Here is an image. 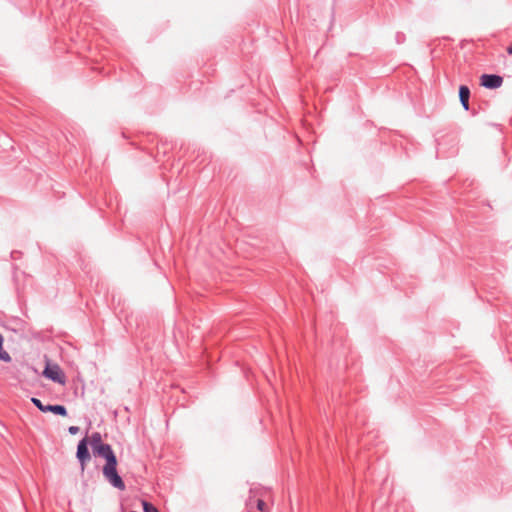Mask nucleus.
<instances>
[{
    "instance_id": "9d476101",
    "label": "nucleus",
    "mask_w": 512,
    "mask_h": 512,
    "mask_svg": "<svg viewBox=\"0 0 512 512\" xmlns=\"http://www.w3.org/2000/svg\"><path fill=\"white\" fill-rule=\"evenodd\" d=\"M31 402L33 403V405L35 407H37L41 412L43 411V408L45 406V404L42 403V401L36 397H32L31 398Z\"/></svg>"
},
{
    "instance_id": "f03ea898",
    "label": "nucleus",
    "mask_w": 512,
    "mask_h": 512,
    "mask_svg": "<svg viewBox=\"0 0 512 512\" xmlns=\"http://www.w3.org/2000/svg\"><path fill=\"white\" fill-rule=\"evenodd\" d=\"M89 440L87 437H84L78 442L77 445V451H76V458L80 464L81 472H84L87 463L91 459V455L89 452Z\"/></svg>"
},
{
    "instance_id": "4468645a",
    "label": "nucleus",
    "mask_w": 512,
    "mask_h": 512,
    "mask_svg": "<svg viewBox=\"0 0 512 512\" xmlns=\"http://www.w3.org/2000/svg\"><path fill=\"white\" fill-rule=\"evenodd\" d=\"M506 51L509 55H512V43L507 47Z\"/></svg>"
},
{
    "instance_id": "f8f14e48",
    "label": "nucleus",
    "mask_w": 512,
    "mask_h": 512,
    "mask_svg": "<svg viewBox=\"0 0 512 512\" xmlns=\"http://www.w3.org/2000/svg\"><path fill=\"white\" fill-rule=\"evenodd\" d=\"M265 507H266V503L263 500L259 499L257 501V508H258V510L263 512L265 510Z\"/></svg>"
},
{
    "instance_id": "6e6552de",
    "label": "nucleus",
    "mask_w": 512,
    "mask_h": 512,
    "mask_svg": "<svg viewBox=\"0 0 512 512\" xmlns=\"http://www.w3.org/2000/svg\"><path fill=\"white\" fill-rule=\"evenodd\" d=\"M3 343H4V337L0 333V361L9 363V362H11L12 358H11L10 354L3 349Z\"/></svg>"
},
{
    "instance_id": "ddd939ff",
    "label": "nucleus",
    "mask_w": 512,
    "mask_h": 512,
    "mask_svg": "<svg viewBox=\"0 0 512 512\" xmlns=\"http://www.w3.org/2000/svg\"><path fill=\"white\" fill-rule=\"evenodd\" d=\"M404 38H405V36H404L403 33H397L396 40H397L398 43H402Z\"/></svg>"
},
{
    "instance_id": "f257e3e1",
    "label": "nucleus",
    "mask_w": 512,
    "mask_h": 512,
    "mask_svg": "<svg viewBox=\"0 0 512 512\" xmlns=\"http://www.w3.org/2000/svg\"><path fill=\"white\" fill-rule=\"evenodd\" d=\"M94 456L105 459L102 474L108 483L118 490H125L126 485L117 470L118 460L110 444L104 443L93 451Z\"/></svg>"
},
{
    "instance_id": "7ed1b4c3",
    "label": "nucleus",
    "mask_w": 512,
    "mask_h": 512,
    "mask_svg": "<svg viewBox=\"0 0 512 512\" xmlns=\"http://www.w3.org/2000/svg\"><path fill=\"white\" fill-rule=\"evenodd\" d=\"M43 375L47 379L58 384L63 385L66 382V376L58 364L51 365L47 363L44 368Z\"/></svg>"
},
{
    "instance_id": "2eb2a0df",
    "label": "nucleus",
    "mask_w": 512,
    "mask_h": 512,
    "mask_svg": "<svg viewBox=\"0 0 512 512\" xmlns=\"http://www.w3.org/2000/svg\"><path fill=\"white\" fill-rule=\"evenodd\" d=\"M130 512H137V511H130Z\"/></svg>"
},
{
    "instance_id": "0eeeda50",
    "label": "nucleus",
    "mask_w": 512,
    "mask_h": 512,
    "mask_svg": "<svg viewBox=\"0 0 512 512\" xmlns=\"http://www.w3.org/2000/svg\"><path fill=\"white\" fill-rule=\"evenodd\" d=\"M89 444L92 447V452L96 450L99 446L103 445L104 442L102 441L101 434L99 432L92 433Z\"/></svg>"
},
{
    "instance_id": "20e7f679",
    "label": "nucleus",
    "mask_w": 512,
    "mask_h": 512,
    "mask_svg": "<svg viewBox=\"0 0 512 512\" xmlns=\"http://www.w3.org/2000/svg\"><path fill=\"white\" fill-rule=\"evenodd\" d=\"M503 84V77L498 74H482L480 85L486 89H497Z\"/></svg>"
},
{
    "instance_id": "39448f33",
    "label": "nucleus",
    "mask_w": 512,
    "mask_h": 512,
    "mask_svg": "<svg viewBox=\"0 0 512 512\" xmlns=\"http://www.w3.org/2000/svg\"><path fill=\"white\" fill-rule=\"evenodd\" d=\"M459 100L460 103L465 111H469L470 105H469V99H470V88L467 85H460L459 86Z\"/></svg>"
},
{
    "instance_id": "9b49d317",
    "label": "nucleus",
    "mask_w": 512,
    "mask_h": 512,
    "mask_svg": "<svg viewBox=\"0 0 512 512\" xmlns=\"http://www.w3.org/2000/svg\"><path fill=\"white\" fill-rule=\"evenodd\" d=\"M79 430H80V429H79V427H78V426H70V427L68 428V432H69L71 435H76V434H78Z\"/></svg>"
},
{
    "instance_id": "423d86ee",
    "label": "nucleus",
    "mask_w": 512,
    "mask_h": 512,
    "mask_svg": "<svg viewBox=\"0 0 512 512\" xmlns=\"http://www.w3.org/2000/svg\"><path fill=\"white\" fill-rule=\"evenodd\" d=\"M43 413L51 412L55 415L66 417L68 415L67 408L61 404H47L43 408Z\"/></svg>"
},
{
    "instance_id": "1a4fd4ad",
    "label": "nucleus",
    "mask_w": 512,
    "mask_h": 512,
    "mask_svg": "<svg viewBox=\"0 0 512 512\" xmlns=\"http://www.w3.org/2000/svg\"><path fill=\"white\" fill-rule=\"evenodd\" d=\"M142 507L144 512H160L156 506L146 500L142 501Z\"/></svg>"
}]
</instances>
